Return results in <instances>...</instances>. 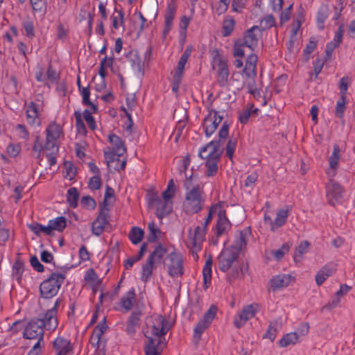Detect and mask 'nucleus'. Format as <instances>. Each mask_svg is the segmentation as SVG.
<instances>
[{"instance_id": "nucleus-1", "label": "nucleus", "mask_w": 355, "mask_h": 355, "mask_svg": "<svg viewBox=\"0 0 355 355\" xmlns=\"http://www.w3.org/2000/svg\"><path fill=\"white\" fill-rule=\"evenodd\" d=\"M239 257L238 250L227 247L224 248L217 257L220 270L225 272L231 269L227 276L230 283L239 278L240 275L248 269V263L245 266L243 261L241 263L239 262Z\"/></svg>"}, {"instance_id": "nucleus-2", "label": "nucleus", "mask_w": 355, "mask_h": 355, "mask_svg": "<svg viewBox=\"0 0 355 355\" xmlns=\"http://www.w3.org/2000/svg\"><path fill=\"white\" fill-rule=\"evenodd\" d=\"M192 178L193 175L189 178L186 177L184 182L186 193L182 207L187 215H193L200 212L205 202L203 187L200 184L193 186Z\"/></svg>"}, {"instance_id": "nucleus-3", "label": "nucleus", "mask_w": 355, "mask_h": 355, "mask_svg": "<svg viewBox=\"0 0 355 355\" xmlns=\"http://www.w3.org/2000/svg\"><path fill=\"white\" fill-rule=\"evenodd\" d=\"M49 320L44 316L33 318L25 327L23 332V337L26 339H36L37 342L33 345L28 355H40L44 343V329L49 331H53L49 329Z\"/></svg>"}, {"instance_id": "nucleus-4", "label": "nucleus", "mask_w": 355, "mask_h": 355, "mask_svg": "<svg viewBox=\"0 0 355 355\" xmlns=\"http://www.w3.org/2000/svg\"><path fill=\"white\" fill-rule=\"evenodd\" d=\"M218 142L210 141L199 150L198 156L201 159H207L205 166L207 177L214 176L218 172V163L223 154V150H218Z\"/></svg>"}, {"instance_id": "nucleus-5", "label": "nucleus", "mask_w": 355, "mask_h": 355, "mask_svg": "<svg viewBox=\"0 0 355 355\" xmlns=\"http://www.w3.org/2000/svg\"><path fill=\"white\" fill-rule=\"evenodd\" d=\"M65 278V274L52 272L40 285V297L44 299H51L55 297L60 289Z\"/></svg>"}, {"instance_id": "nucleus-6", "label": "nucleus", "mask_w": 355, "mask_h": 355, "mask_svg": "<svg viewBox=\"0 0 355 355\" xmlns=\"http://www.w3.org/2000/svg\"><path fill=\"white\" fill-rule=\"evenodd\" d=\"M109 142L113 146L112 150L104 151V157L106 160L107 167L110 168L111 164L114 161H119L121 157L126 153V147L124 141L116 135L110 134L108 136Z\"/></svg>"}, {"instance_id": "nucleus-7", "label": "nucleus", "mask_w": 355, "mask_h": 355, "mask_svg": "<svg viewBox=\"0 0 355 355\" xmlns=\"http://www.w3.org/2000/svg\"><path fill=\"white\" fill-rule=\"evenodd\" d=\"M220 113V112L211 109L209 110V114L205 117L202 126L206 137H210L222 121L223 115Z\"/></svg>"}, {"instance_id": "nucleus-8", "label": "nucleus", "mask_w": 355, "mask_h": 355, "mask_svg": "<svg viewBox=\"0 0 355 355\" xmlns=\"http://www.w3.org/2000/svg\"><path fill=\"white\" fill-rule=\"evenodd\" d=\"M327 197L330 205L334 206L341 203L343 198V188L340 184L330 179L326 187Z\"/></svg>"}, {"instance_id": "nucleus-9", "label": "nucleus", "mask_w": 355, "mask_h": 355, "mask_svg": "<svg viewBox=\"0 0 355 355\" xmlns=\"http://www.w3.org/2000/svg\"><path fill=\"white\" fill-rule=\"evenodd\" d=\"M167 259L170 261L168 264V275L172 277L182 276L184 274V268L181 255L172 252L167 256Z\"/></svg>"}, {"instance_id": "nucleus-10", "label": "nucleus", "mask_w": 355, "mask_h": 355, "mask_svg": "<svg viewBox=\"0 0 355 355\" xmlns=\"http://www.w3.org/2000/svg\"><path fill=\"white\" fill-rule=\"evenodd\" d=\"M262 35L261 30L259 26H253L244 34L242 46L250 48L252 51L257 46L259 38Z\"/></svg>"}, {"instance_id": "nucleus-11", "label": "nucleus", "mask_w": 355, "mask_h": 355, "mask_svg": "<svg viewBox=\"0 0 355 355\" xmlns=\"http://www.w3.org/2000/svg\"><path fill=\"white\" fill-rule=\"evenodd\" d=\"M171 325L167 320L162 315H157L152 326V334L155 336H158L161 338L162 336H165L169 331Z\"/></svg>"}, {"instance_id": "nucleus-12", "label": "nucleus", "mask_w": 355, "mask_h": 355, "mask_svg": "<svg viewBox=\"0 0 355 355\" xmlns=\"http://www.w3.org/2000/svg\"><path fill=\"white\" fill-rule=\"evenodd\" d=\"M177 6L174 1H171L167 6L165 16H164V28L163 30V39H165L166 35L170 32L173 21L176 12Z\"/></svg>"}, {"instance_id": "nucleus-13", "label": "nucleus", "mask_w": 355, "mask_h": 355, "mask_svg": "<svg viewBox=\"0 0 355 355\" xmlns=\"http://www.w3.org/2000/svg\"><path fill=\"white\" fill-rule=\"evenodd\" d=\"M231 227V223L226 216V211L221 207V209L218 211V220L216 225V236L220 237L227 230Z\"/></svg>"}, {"instance_id": "nucleus-14", "label": "nucleus", "mask_w": 355, "mask_h": 355, "mask_svg": "<svg viewBox=\"0 0 355 355\" xmlns=\"http://www.w3.org/2000/svg\"><path fill=\"white\" fill-rule=\"evenodd\" d=\"M294 280V277L290 275L284 274L274 276L270 280V288L273 291H275L282 288L289 286L291 282Z\"/></svg>"}, {"instance_id": "nucleus-15", "label": "nucleus", "mask_w": 355, "mask_h": 355, "mask_svg": "<svg viewBox=\"0 0 355 355\" xmlns=\"http://www.w3.org/2000/svg\"><path fill=\"white\" fill-rule=\"evenodd\" d=\"M206 232L207 229H205V227L202 229L200 226L196 227L193 234L191 232V228L189 229V237L191 241L192 248L195 250L199 251L201 250L200 243L204 241Z\"/></svg>"}, {"instance_id": "nucleus-16", "label": "nucleus", "mask_w": 355, "mask_h": 355, "mask_svg": "<svg viewBox=\"0 0 355 355\" xmlns=\"http://www.w3.org/2000/svg\"><path fill=\"white\" fill-rule=\"evenodd\" d=\"M62 300L60 298H58L54 304V306L49 309L45 313L43 314V316L49 320V329L55 330L58 324V319H57V313H58V308Z\"/></svg>"}, {"instance_id": "nucleus-17", "label": "nucleus", "mask_w": 355, "mask_h": 355, "mask_svg": "<svg viewBox=\"0 0 355 355\" xmlns=\"http://www.w3.org/2000/svg\"><path fill=\"white\" fill-rule=\"evenodd\" d=\"M53 347L58 352L57 355H67L73 349L70 341L62 337H58L53 341Z\"/></svg>"}, {"instance_id": "nucleus-18", "label": "nucleus", "mask_w": 355, "mask_h": 355, "mask_svg": "<svg viewBox=\"0 0 355 355\" xmlns=\"http://www.w3.org/2000/svg\"><path fill=\"white\" fill-rule=\"evenodd\" d=\"M291 209V206H286L277 211L276 218L272 222V227H270L271 231L274 232L277 228L283 226L286 223Z\"/></svg>"}, {"instance_id": "nucleus-19", "label": "nucleus", "mask_w": 355, "mask_h": 355, "mask_svg": "<svg viewBox=\"0 0 355 355\" xmlns=\"http://www.w3.org/2000/svg\"><path fill=\"white\" fill-rule=\"evenodd\" d=\"M218 67V83L220 87H225L227 84L230 74L227 61L219 58Z\"/></svg>"}, {"instance_id": "nucleus-20", "label": "nucleus", "mask_w": 355, "mask_h": 355, "mask_svg": "<svg viewBox=\"0 0 355 355\" xmlns=\"http://www.w3.org/2000/svg\"><path fill=\"white\" fill-rule=\"evenodd\" d=\"M250 227L244 229L243 230H240L237 232L236 236V241L234 245L230 246L229 248H234L235 250H238V253L240 254L241 251L243 248L245 247L247 244V235L250 232Z\"/></svg>"}, {"instance_id": "nucleus-21", "label": "nucleus", "mask_w": 355, "mask_h": 355, "mask_svg": "<svg viewBox=\"0 0 355 355\" xmlns=\"http://www.w3.org/2000/svg\"><path fill=\"white\" fill-rule=\"evenodd\" d=\"M172 202L161 199L156 205V216L158 218L162 219L172 211Z\"/></svg>"}, {"instance_id": "nucleus-22", "label": "nucleus", "mask_w": 355, "mask_h": 355, "mask_svg": "<svg viewBox=\"0 0 355 355\" xmlns=\"http://www.w3.org/2000/svg\"><path fill=\"white\" fill-rule=\"evenodd\" d=\"M167 252V249L163 245L159 244L157 245L155 250L151 252L147 259L149 261V263H161L163 257Z\"/></svg>"}, {"instance_id": "nucleus-23", "label": "nucleus", "mask_w": 355, "mask_h": 355, "mask_svg": "<svg viewBox=\"0 0 355 355\" xmlns=\"http://www.w3.org/2000/svg\"><path fill=\"white\" fill-rule=\"evenodd\" d=\"M49 228L51 236L53 235V231L62 232L67 227V219L64 216H58L49 221Z\"/></svg>"}, {"instance_id": "nucleus-24", "label": "nucleus", "mask_w": 355, "mask_h": 355, "mask_svg": "<svg viewBox=\"0 0 355 355\" xmlns=\"http://www.w3.org/2000/svg\"><path fill=\"white\" fill-rule=\"evenodd\" d=\"M147 338V343L144 347L146 355H159L160 353L157 351L158 345L162 343V338H159L157 344L155 343V340L147 335H145Z\"/></svg>"}, {"instance_id": "nucleus-25", "label": "nucleus", "mask_w": 355, "mask_h": 355, "mask_svg": "<svg viewBox=\"0 0 355 355\" xmlns=\"http://www.w3.org/2000/svg\"><path fill=\"white\" fill-rule=\"evenodd\" d=\"M211 266H212V258L211 256L208 257L206 260L205 265L203 268L202 273H203V282H204V288L207 289L209 286L208 284H211Z\"/></svg>"}, {"instance_id": "nucleus-26", "label": "nucleus", "mask_w": 355, "mask_h": 355, "mask_svg": "<svg viewBox=\"0 0 355 355\" xmlns=\"http://www.w3.org/2000/svg\"><path fill=\"white\" fill-rule=\"evenodd\" d=\"M38 105L34 102L31 101L27 106L26 111L27 121L29 124L33 125L36 123V119L38 117Z\"/></svg>"}, {"instance_id": "nucleus-27", "label": "nucleus", "mask_w": 355, "mask_h": 355, "mask_svg": "<svg viewBox=\"0 0 355 355\" xmlns=\"http://www.w3.org/2000/svg\"><path fill=\"white\" fill-rule=\"evenodd\" d=\"M330 10L327 5H322L317 13V24L319 29H324V24L325 20L328 18L330 14Z\"/></svg>"}, {"instance_id": "nucleus-28", "label": "nucleus", "mask_w": 355, "mask_h": 355, "mask_svg": "<svg viewBox=\"0 0 355 355\" xmlns=\"http://www.w3.org/2000/svg\"><path fill=\"white\" fill-rule=\"evenodd\" d=\"M310 243L307 241H302L300 245L295 248V254L293 255V260L295 263L300 262L303 254L309 251Z\"/></svg>"}, {"instance_id": "nucleus-29", "label": "nucleus", "mask_w": 355, "mask_h": 355, "mask_svg": "<svg viewBox=\"0 0 355 355\" xmlns=\"http://www.w3.org/2000/svg\"><path fill=\"white\" fill-rule=\"evenodd\" d=\"M46 137L57 140L62 134V127L55 122L51 123L46 130Z\"/></svg>"}, {"instance_id": "nucleus-30", "label": "nucleus", "mask_w": 355, "mask_h": 355, "mask_svg": "<svg viewBox=\"0 0 355 355\" xmlns=\"http://www.w3.org/2000/svg\"><path fill=\"white\" fill-rule=\"evenodd\" d=\"M139 316L140 313L134 311L129 317L126 327V331L128 334H133L135 333V327L139 325Z\"/></svg>"}, {"instance_id": "nucleus-31", "label": "nucleus", "mask_w": 355, "mask_h": 355, "mask_svg": "<svg viewBox=\"0 0 355 355\" xmlns=\"http://www.w3.org/2000/svg\"><path fill=\"white\" fill-rule=\"evenodd\" d=\"M235 20L232 17L227 16L223 22L222 35L228 37L233 32L235 26Z\"/></svg>"}, {"instance_id": "nucleus-32", "label": "nucleus", "mask_w": 355, "mask_h": 355, "mask_svg": "<svg viewBox=\"0 0 355 355\" xmlns=\"http://www.w3.org/2000/svg\"><path fill=\"white\" fill-rule=\"evenodd\" d=\"M298 341V334L297 332H291L284 335L279 341L281 347H286L290 345H295Z\"/></svg>"}, {"instance_id": "nucleus-33", "label": "nucleus", "mask_w": 355, "mask_h": 355, "mask_svg": "<svg viewBox=\"0 0 355 355\" xmlns=\"http://www.w3.org/2000/svg\"><path fill=\"white\" fill-rule=\"evenodd\" d=\"M135 298V291L134 288H132L126 294L125 297H123L121 300V305L125 311H130L133 306V301Z\"/></svg>"}, {"instance_id": "nucleus-34", "label": "nucleus", "mask_w": 355, "mask_h": 355, "mask_svg": "<svg viewBox=\"0 0 355 355\" xmlns=\"http://www.w3.org/2000/svg\"><path fill=\"white\" fill-rule=\"evenodd\" d=\"M144 236V232L139 227H132L129 232L128 237L134 245L139 243Z\"/></svg>"}, {"instance_id": "nucleus-35", "label": "nucleus", "mask_w": 355, "mask_h": 355, "mask_svg": "<svg viewBox=\"0 0 355 355\" xmlns=\"http://www.w3.org/2000/svg\"><path fill=\"white\" fill-rule=\"evenodd\" d=\"M79 197L80 193L76 187H71L68 189L67 193V200L71 207L74 209L78 206Z\"/></svg>"}, {"instance_id": "nucleus-36", "label": "nucleus", "mask_w": 355, "mask_h": 355, "mask_svg": "<svg viewBox=\"0 0 355 355\" xmlns=\"http://www.w3.org/2000/svg\"><path fill=\"white\" fill-rule=\"evenodd\" d=\"M127 58L130 59L132 62V66L135 68L138 71H141L144 62L139 57L138 53L136 51H131L127 54Z\"/></svg>"}, {"instance_id": "nucleus-37", "label": "nucleus", "mask_w": 355, "mask_h": 355, "mask_svg": "<svg viewBox=\"0 0 355 355\" xmlns=\"http://www.w3.org/2000/svg\"><path fill=\"white\" fill-rule=\"evenodd\" d=\"M211 323L202 318L196 325L193 331V337L196 339H200L202 334L210 326Z\"/></svg>"}, {"instance_id": "nucleus-38", "label": "nucleus", "mask_w": 355, "mask_h": 355, "mask_svg": "<svg viewBox=\"0 0 355 355\" xmlns=\"http://www.w3.org/2000/svg\"><path fill=\"white\" fill-rule=\"evenodd\" d=\"M340 148L338 144L334 145L333 153L329 158V167L331 169H336L338 166Z\"/></svg>"}, {"instance_id": "nucleus-39", "label": "nucleus", "mask_w": 355, "mask_h": 355, "mask_svg": "<svg viewBox=\"0 0 355 355\" xmlns=\"http://www.w3.org/2000/svg\"><path fill=\"white\" fill-rule=\"evenodd\" d=\"M154 268V263H150L148 260H146V263L142 266V273L141 276V280L142 282H147L150 279L153 275Z\"/></svg>"}, {"instance_id": "nucleus-40", "label": "nucleus", "mask_w": 355, "mask_h": 355, "mask_svg": "<svg viewBox=\"0 0 355 355\" xmlns=\"http://www.w3.org/2000/svg\"><path fill=\"white\" fill-rule=\"evenodd\" d=\"M148 229L150 232L147 236V241L149 243H155L158 239V236L161 234L162 232L159 228L155 227L154 222L149 223L148 225Z\"/></svg>"}, {"instance_id": "nucleus-41", "label": "nucleus", "mask_w": 355, "mask_h": 355, "mask_svg": "<svg viewBox=\"0 0 355 355\" xmlns=\"http://www.w3.org/2000/svg\"><path fill=\"white\" fill-rule=\"evenodd\" d=\"M24 270V264L22 261L18 257L12 266V275L16 277L18 282H20L21 275Z\"/></svg>"}, {"instance_id": "nucleus-42", "label": "nucleus", "mask_w": 355, "mask_h": 355, "mask_svg": "<svg viewBox=\"0 0 355 355\" xmlns=\"http://www.w3.org/2000/svg\"><path fill=\"white\" fill-rule=\"evenodd\" d=\"M28 227L37 236H40L41 232H44L45 234H46L48 236H51L49 225L44 226L40 223H35L28 225Z\"/></svg>"}, {"instance_id": "nucleus-43", "label": "nucleus", "mask_w": 355, "mask_h": 355, "mask_svg": "<svg viewBox=\"0 0 355 355\" xmlns=\"http://www.w3.org/2000/svg\"><path fill=\"white\" fill-rule=\"evenodd\" d=\"M223 204H224V202H219L214 204L210 207L209 213H208V216L203 224V227H205V229L207 230V226L209 225V224L211 223V221L212 220L213 214L214 213L218 214V210H220L221 209V207H222V205H223Z\"/></svg>"}, {"instance_id": "nucleus-44", "label": "nucleus", "mask_w": 355, "mask_h": 355, "mask_svg": "<svg viewBox=\"0 0 355 355\" xmlns=\"http://www.w3.org/2000/svg\"><path fill=\"white\" fill-rule=\"evenodd\" d=\"M275 17L272 15H267L261 20L259 28L262 32L275 26Z\"/></svg>"}, {"instance_id": "nucleus-45", "label": "nucleus", "mask_w": 355, "mask_h": 355, "mask_svg": "<svg viewBox=\"0 0 355 355\" xmlns=\"http://www.w3.org/2000/svg\"><path fill=\"white\" fill-rule=\"evenodd\" d=\"M76 118V128L78 134L85 135L87 132L85 123L82 119L81 113L80 111L74 112Z\"/></svg>"}, {"instance_id": "nucleus-46", "label": "nucleus", "mask_w": 355, "mask_h": 355, "mask_svg": "<svg viewBox=\"0 0 355 355\" xmlns=\"http://www.w3.org/2000/svg\"><path fill=\"white\" fill-rule=\"evenodd\" d=\"M229 128L230 124L227 121H224L218 132V139L212 141L218 142V150H220L221 142L225 140L229 135Z\"/></svg>"}, {"instance_id": "nucleus-47", "label": "nucleus", "mask_w": 355, "mask_h": 355, "mask_svg": "<svg viewBox=\"0 0 355 355\" xmlns=\"http://www.w3.org/2000/svg\"><path fill=\"white\" fill-rule=\"evenodd\" d=\"M331 273V270L327 267L322 268L315 275V282L318 286H320L330 276Z\"/></svg>"}, {"instance_id": "nucleus-48", "label": "nucleus", "mask_w": 355, "mask_h": 355, "mask_svg": "<svg viewBox=\"0 0 355 355\" xmlns=\"http://www.w3.org/2000/svg\"><path fill=\"white\" fill-rule=\"evenodd\" d=\"M85 280L89 282H94V286L97 287L102 283V279L98 278V275L93 268H89L85 273Z\"/></svg>"}, {"instance_id": "nucleus-49", "label": "nucleus", "mask_w": 355, "mask_h": 355, "mask_svg": "<svg viewBox=\"0 0 355 355\" xmlns=\"http://www.w3.org/2000/svg\"><path fill=\"white\" fill-rule=\"evenodd\" d=\"M316 46L317 41L311 37L303 51V57L305 61H308L309 60V55L314 51Z\"/></svg>"}, {"instance_id": "nucleus-50", "label": "nucleus", "mask_w": 355, "mask_h": 355, "mask_svg": "<svg viewBox=\"0 0 355 355\" xmlns=\"http://www.w3.org/2000/svg\"><path fill=\"white\" fill-rule=\"evenodd\" d=\"M145 15L148 17L155 20L157 16V6L155 4L146 5L144 7Z\"/></svg>"}, {"instance_id": "nucleus-51", "label": "nucleus", "mask_w": 355, "mask_h": 355, "mask_svg": "<svg viewBox=\"0 0 355 355\" xmlns=\"http://www.w3.org/2000/svg\"><path fill=\"white\" fill-rule=\"evenodd\" d=\"M345 104H346V97L340 96V99L338 101V102L336 103V110H335L336 115L338 117H339V118L343 117L345 110L346 109Z\"/></svg>"}, {"instance_id": "nucleus-52", "label": "nucleus", "mask_w": 355, "mask_h": 355, "mask_svg": "<svg viewBox=\"0 0 355 355\" xmlns=\"http://www.w3.org/2000/svg\"><path fill=\"white\" fill-rule=\"evenodd\" d=\"M277 322H275L274 323L270 322L266 332L263 335V338H268L271 341H273L275 338H276L277 330Z\"/></svg>"}, {"instance_id": "nucleus-53", "label": "nucleus", "mask_w": 355, "mask_h": 355, "mask_svg": "<svg viewBox=\"0 0 355 355\" xmlns=\"http://www.w3.org/2000/svg\"><path fill=\"white\" fill-rule=\"evenodd\" d=\"M256 309L253 304L248 305L244 307L241 313V315L248 321L249 319L253 318L255 315Z\"/></svg>"}, {"instance_id": "nucleus-54", "label": "nucleus", "mask_w": 355, "mask_h": 355, "mask_svg": "<svg viewBox=\"0 0 355 355\" xmlns=\"http://www.w3.org/2000/svg\"><path fill=\"white\" fill-rule=\"evenodd\" d=\"M257 55L252 53L247 57L245 61V66L244 67V71L252 69L253 71L256 69L257 62Z\"/></svg>"}, {"instance_id": "nucleus-55", "label": "nucleus", "mask_w": 355, "mask_h": 355, "mask_svg": "<svg viewBox=\"0 0 355 355\" xmlns=\"http://www.w3.org/2000/svg\"><path fill=\"white\" fill-rule=\"evenodd\" d=\"M218 311V307L212 304L210 306L209 309L205 313L202 318L205 319V320H207L211 323V322L215 318L216 313Z\"/></svg>"}, {"instance_id": "nucleus-56", "label": "nucleus", "mask_w": 355, "mask_h": 355, "mask_svg": "<svg viewBox=\"0 0 355 355\" xmlns=\"http://www.w3.org/2000/svg\"><path fill=\"white\" fill-rule=\"evenodd\" d=\"M80 204L83 207L91 209H94L96 207L95 200L89 196H83L80 200Z\"/></svg>"}, {"instance_id": "nucleus-57", "label": "nucleus", "mask_w": 355, "mask_h": 355, "mask_svg": "<svg viewBox=\"0 0 355 355\" xmlns=\"http://www.w3.org/2000/svg\"><path fill=\"white\" fill-rule=\"evenodd\" d=\"M349 78L347 76L343 77L339 81V89L340 96L346 97Z\"/></svg>"}, {"instance_id": "nucleus-58", "label": "nucleus", "mask_w": 355, "mask_h": 355, "mask_svg": "<svg viewBox=\"0 0 355 355\" xmlns=\"http://www.w3.org/2000/svg\"><path fill=\"white\" fill-rule=\"evenodd\" d=\"M83 114L89 128L92 130H95L96 128V122L91 112L88 110H85Z\"/></svg>"}, {"instance_id": "nucleus-59", "label": "nucleus", "mask_w": 355, "mask_h": 355, "mask_svg": "<svg viewBox=\"0 0 355 355\" xmlns=\"http://www.w3.org/2000/svg\"><path fill=\"white\" fill-rule=\"evenodd\" d=\"M102 186L100 175H94L89 179L88 187L92 190H98Z\"/></svg>"}, {"instance_id": "nucleus-60", "label": "nucleus", "mask_w": 355, "mask_h": 355, "mask_svg": "<svg viewBox=\"0 0 355 355\" xmlns=\"http://www.w3.org/2000/svg\"><path fill=\"white\" fill-rule=\"evenodd\" d=\"M64 167L66 169V175L64 177L68 178L69 180H73L76 175V168L71 162H68L64 163Z\"/></svg>"}, {"instance_id": "nucleus-61", "label": "nucleus", "mask_w": 355, "mask_h": 355, "mask_svg": "<svg viewBox=\"0 0 355 355\" xmlns=\"http://www.w3.org/2000/svg\"><path fill=\"white\" fill-rule=\"evenodd\" d=\"M23 28L26 32V35L29 38L35 37V31L33 23L31 21H26L23 23Z\"/></svg>"}, {"instance_id": "nucleus-62", "label": "nucleus", "mask_w": 355, "mask_h": 355, "mask_svg": "<svg viewBox=\"0 0 355 355\" xmlns=\"http://www.w3.org/2000/svg\"><path fill=\"white\" fill-rule=\"evenodd\" d=\"M236 146V139H230L226 145V155L232 159Z\"/></svg>"}, {"instance_id": "nucleus-63", "label": "nucleus", "mask_w": 355, "mask_h": 355, "mask_svg": "<svg viewBox=\"0 0 355 355\" xmlns=\"http://www.w3.org/2000/svg\"><path fill=\"white\" fill-rule=\"evenodd\" d=\"M55 141L56 140L46 137V141L43 148L46 150L51 151V153H57L58 151V147Z\"/></svg>"}, {"instance_id": "nucleus-64", "label": "nucleus", "mask_w": 355, "mask_h": 355, "mask_svg": "<svg viewBox=\"0 0 355 355\" xmlns=\"http://www.w3.org/2000/svg\"><path fill=\"white\" fill-rule=\"evenodd\" d=\"M31 266L37 272H42L44 271V266L40 262L39 259L35 255H33L30 259Z\"/></svg>"}]
</instances>
